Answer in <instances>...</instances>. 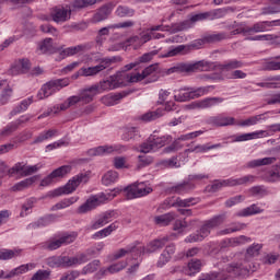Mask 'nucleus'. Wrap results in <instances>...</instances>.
Segmentation results:
<instances>
[{
    "instance_id": "obj_51",
    "label": "nucleus",
    "mask_w": 280,
    "mask_h": 280,
    "mask_svg": "<svg viewBox=\"0 0 280 280\" xmlns=\"http://www.w3.org/2000/svg\"><path fill=\"white\" fill-rule=\"evenodd\" d=\"M154 152L156 149L154 148V142L152 141V138L149 137L147 141L140 144V152L142 154H148L149 152Z\"/></svg>"
},
{
    "instance_id": "obj_45",
    "label": "nucleus",
    "mask_w": 280,
    "mask_h": 280,
    "mask_svg": "<svg viewBox=\"0 0 280 280\" xmlns=\"http://www.w3.org/2000/svg\"><path fill=\"white\" fill-rule=\"evenodd\" d=\"M126 97V94L118 93L116 95H107L102 98L103 104L105 106H115L119 100H124Z\"/></svg>"
},
{
    "instance_id": "obj_39",
    "label": "nucleus",
    "mask_w": 280,
    "mask_h": 280,
    "mask_svg": "<svg viewBox=\"0 0 280 280\" xmlns=\"http://www.w3.org/2000/svg\"><path fill=\"white\" fill-rule=\"evenodd\" d=\"M113 231H117V225L115 223L109 224L107 228L94 233L92 235L93 240H101L102 237H108L113 233Z\"/></svg>"
},
{
    "instance_id": "obj_59",
    "label": "nucleus",
    "mask_w": 280,
    "mask_h": 280,
    "mask_svg": "<svg viewBox=\"0 0 280 280\" xmlns=\"http://www.w3.org/2000/svg\"><path fill=\"white\" fill-rule=\"evenodd\" d=\"M161 117V114L159 113V110H153V112H148L145 114H143L140 119L142 121H154L156 119H159Z\"/></svg>"
},
{
    "instance_id": "obj_6",
    "label": "nucleus",
    "mask_w": 280,
    "mask_h": 280,
    "mask_svg": "<svg viewBox=\"0 0 280 280\" xmlns=\"http://www.w3.org/2000/svg\"><path fill=\"white\" fill-rule=\"evenodd\" d=\"M38 170H40L38 164L27 165L23 162H18L12 168L9 170V176H21L23 178L25 176H32V174H36Z\"/></svg>"
},
{
    "instance_id": "obj_26",
    "label": "nucleus",
    "mask_w": 280,
    "mask_h": 280,
    "mask_svg": "<svg viewBox=\"0 0 280 280\" xmlns=\"http://www.w3.org/2000/svg\"><path fill=\"white\" fill-rule=\"evenodd\" d=\"M202 270V260L198 258H192L188 262V272L189 277H194V275H198Z\"/></svg>"
},
{
    "instance_id": "obj_34",
    "label": "nucleus",
    "mask_w": 280,
    "mask_h": 280,
    "mask_svg": "<svg viewBox=\"0 0 280 280\" xmlns=\"http://www.w3.org/2000/svg\"><path fill=\"white\" fill-rule=\"evenodd\" d=\"M97 202H100V199L97 198L88 199L78 208V213H89V211H93V209L97 207Z\"/></svg>"
},
{
    "instance_id": "obj_54",
    "label": "nucleus",
    "mask_w": 280,
    "mask_h": 280,
    "mask_svg": "<svg viewBox=\"0 0 280 280\" xmlns=\"http://www.w3.org/2000/svg\"><path fill=\"white\" fill-rule=\"evenodd\" d=\"M49 277H51L50 270L39 269L32 276L31 280H48Z\"/></svg>"
},
{
    "instance_id": "obj_7",
    "label": "nucleus",
    "mask_w": 280,
    "mask_h": 280,
    "mask_svg": "<svg viewBox=\"0 0 280 280\" xmlns=\"http://www.w3.org/2000/svg\"><path fill=\"white\" fill-rule=\"evenodd\" d=\"M224 220H226L224 214L215 215L212 219L206 221L197 232H199V234L205 240V237H209V235H211V229H217V226L224 224Z\"/></svg>"
},
{
    "instance_id": "obj_15",
    "label": "nucleus",
    "mask_w": 280,
    "mask_h": 280,
    "mask_svg": "<svg viewBox=\"0 0 280 280\" xmlns=\"http://www.w3.org/2000/svg\"><path fill=\"white\" fill-rule=\"evenodd\" d=\"M32 65L30 63V59H21L20 65L13 66L10 70L11 75H19L21 73H27Z\"/></svg>"
},
{
    "instance_id": "obj_27",
    "label": "nucleus",
    "mask_w": 280,
    "mask_h": 280,
    "mask_svg": "<svg viewBox=\"0 0 280 280\" xmlns=\"http://www.w3.org/2000/svg\"><path fill=\"white\" fill-rule=\"evenodd\" d=\"M168 241V237L154 240L148 245L147 253H156V250H161V248H163Z\"/></svg>"
},
{
    "instance_id": "obj_49",
    "label": "nucleus",
    "mask_w": 280,
    "mask_h": 280,
    "mask_svg": "<svg viewBox=\"0 0 280 280\" xmlns=\"http://www.w3.org/2000/svg\"><path fill=\"white\" fill-rule=\"evenodd\" d=\"M75 240H78V233L72 232V233H63L60 237H59V242L61 244V246L68 245V244H73V242H75Z\"/></svg>"
},
{
    "instance_id": "obj_17",
    "label": "nucleus",
    "mask_w": 280,
    "mask_h": 280,
    "mask_svg": "<svg viewBox=\"0 0 280 280\" xmlns=\"http://www.w3.org/2000/svg\"><path fill=\"white\" fill-rule=\"evenodd\" d=\"M175 102H189L190 100H194L191 88H182L177 91V93L174 95Z\"/></svg>"
},
{
    "instance_id": "obj_33",
    "label": "nucleus",
    "mask_w": 280,
    "mask_h": 280,
    "mask_svg": "<svg viewBox=\"0 0 280 280\" xmlns=\"http://www.w3.org/2000/svg\"><path fill=\"white\" fill-rule=\"evenodd\" d=\"M118 178H119V173H117V171H108L102 177V183L103 185H105V187H108L117 183Z\"/></svg>"
},
{
    "instance_id": "obj_12",
    "label": "nucleus",
    "mask_w": 280,
    "mask_h": 280,
    "mask_svg": "<svg viewBox=\"0 0 280 280\" xmlns=\"http://www.w3.org/2000/svg\"><path fill=\"white\" fill-rule=\"evenodd\" d=\"M115 215V211L114 210H109L106 211L104 213H102L97 220H95L92 225L91 229L93 231H97V229H102V226H106V224H108V222H110L113 220V217Z\"/></svg>"
},
{
    "instance_id": "obj_40",
    "label": "nucleus",
    "mask_w": 280,
    "mask_h": 280,
    "mask_svg": "<svg viewBox=\"0 0 280 280\" xmlns=\"http://www.w3.org/2000/svg\"><path fill=\"white\" fill-rule=\"evenodd\" d=\"M226 38H229V35H226V33H217L203 36V40L208 44L221 43V40H226Z\"/></svg>"
},
{
    "instance_id": "obj_47",
    "label": "nucleus",
    "mask_w": 280,
    "mask_h": 280,
    "mask_svg": "<svg viewBox=\"0 0 280 280\" xmlns=\"http://www.w3.org/2000/svg\"><path fill=\"white\" fill-rule=\"evenodd\" d=\"M97 86L101 91H113L114 89H117V83H115V80L110 75L107 80L101 81Z\"/></svg>"
},
{
    "instance_id": "obj_16",
    "label": "nucleus",
    "mask_w": 280,
    "mask_h": 280,
    "mask_svg": "<svg viewBox=\"0 0 280 280\" xmlns=\"http://www.w3.org/2000/svg\"><path fill=\"white\" fill-rule=\"evenodd\" d=\"M100 91V86L98 85H93L88 90H84L81 95H79L81 102L83 104H91V102H93V97H95L96 93Z\"/></svg>"
},
{
    "instance_id": "obj_41",
    "label": "nucleus",
    "mask_w": 280,
    "mask_h": 280,
    "mask_svg": "<svg viewBox=\"0 0 280 280\" xmlns=\"http://www.w3.org/2000/svg\"><path fill=\"white\" fill-rule=\"evenodd\" d=\"M122 191H125L127 200H135V198H139V192H138L139 185L138 184L129 185V186L125 187L122 189Z\"/></svg>"
},
{
    "instance_id": "obj_29",
    "label": "nucleus",
    "mask_w": 280,
    "mask_h": 280,
    "mask_svg": "<svg viewBox=\"0 0 280 280\" xmlns=\"http://www.w3.org/2000/svg\"><path fill=\"white\" fill-rule=\"evenodd\" d=\"M25 121H30V118L25 119H18L15 122H12L11 125L7 126L2 131H1V137H10L12 132L16 131L18 128L21 126V124H25Z\"/></svg>"
},
{
    "instance_id": "obj_60",
    "label": "nucleus",
    "mask_w": 280,
    "mask_h": 280,
    "mask_svg": "<svg viewBox=\"0 0 280 280\" xmlns=\"http://www.w3.org/2000/svg\"><path fill=\"white\" fill-rule=\"evenodd\" d=\"M30 104H32V98L22 101L21 104L11 112V115L12 116L19 115V113H23V110H27V107L30 106Z\"/></svg>"
},
{
    "instance_id": "obj_35",
    "label": "nucleus",
    "mask_w": 280,
    "mask_h": 280,
    "mask_svg": "<svg viewBox=\"0 0 280 280\" xmlns=\"http://www.w3.org/2000/svg\"><path fill=\"white\" fill-rule=\"evenodd\" d=\"M115 62H121V57L102 58L100 65H97L96 67L100 73H102V71L108 69V67H110V65H115Z\"/></svg>"
},
{
    "instance_id": "obj_18",
    "label": "nucleus",
    "mask_w": 280,
    "mask_h": 280,
    "mask_svg": "<svg viewBox=\"0 0 280 280\" xmlns=\"http://www.w3.org/2000/svg\"><path fill=\"white\" fill-rule=\"evenodd\" d=\"M112 80H114L116 89H119L121 86H126V82H130V74L126 73V71H118L112 75Z\"/></svg>"
},
{
    "instance_id": "obj_1",
    "label": "nucleus",
    "mask_w": 280,
    "mask_h": 280,
    "mask_svg": "<svg viewBox=\"0 0 280 280\" xmlns=\"http://www.w3.org/2000/svg\"><path fill=\"white\" fill-rule=\"evenodd\" d=\"M244 67V62L237 59L230 60L225 63L218 62H209V61H197V62H179L170 68L166 73L171 75V73H180L182 75H191V73H196L197 71H233L235 69H242Z\"/></svg>"
},
{
    "instance_id": "obj_44",
    "label": "nucleus",
    "mask_w": 280,
    "mask_h": 280,
    "mask_svg": "<svg viewBox=\"0 0 280 280\" xmlns=\"http://www.w3.org/2000/svg\"><path fill=\"white\" fill-rule=\"evenodd\" d=\"M233 8L228 7V8H222V9H215L212 11H208L209 19L213 21V19H222L223 16H226L228 12H231Z\"/></svg>"
},
{
    "instance_id": "obj_52",
    "label": "nucleus",
    "mask_w": 280,
    "mask_h": 280,
    "mask_svg": "<svg viewBox=\"0 0 280 280\" xmlns=\"http://www.w3.org/2000/svg\"><path fill=\"white\" fill-rule=\"evenodd\" d=\"M73 202H75V198L63 199L62 201H59L58 203L52 206L50 211H59L60 209H67V207H71Z\"/></svg>"
},
{
    "instance_id": "obj_2",
    "label": "nucleus",
    "mask_w": 280,
    "mask_h": 280,
    "mask_svg": "<svg viewBox=\"0 0 280 280\" xmlns=\"http://www.w3.org/2000/svg\"><path fill=\"white\" fill-rule=\"evenodd\" d=\"M97 0H74L70 7L57 5L50 9V19L54 23H67L71 20V13L75 10H84L95 5Z\"/></svg>"
},
{
    "instance_id": "obj_20",
    "label": "nucleus",
    "mask_w": 280,
    "mask_h": 280,
    "mask_svg": "<svg viewBox=\"0 0 280 280\" xmlns=\"http://www.w3.org/2000/svg\"><path fill=\"white\" fill-rule=\"evenodd\" d=\"M89 49L88 45H77L72 47H68L60 51L61 58H67L69 56H75L77 54H80L82 51H86Z\"/></svg>"
},
{
    "instance_id": "obj_55",
    "label": "nucleus",
    "mask_w": 280,
    "mask_h": 280,
    "mask_svg": "<svg viewBox=\"0 0 280 280\" xmlns=\"http://www.w3.org/2000/svg\"><path fill=\"white\" fill-rule=\"evenodd\" d=\"M137 137V128L136 127H128L125 129V132L122 133V141H132Z\"/></svg>"
},
{
    "instance_id": "obj_58",
    "label": "nucleus",
    "mask_w": 280,
    "mask_h": 280,
    "mask_svg": "<svg viewBox=\"0 0 280 280\" xmlns=\"http://www.w3.org/2000/svg\"><path fill=\"white\" fill-rule=\"evenodd\" d=\"M265 114L256 115L253 117L247 118L246 120H243L238 126H255L258 121H261L264 119Z\"/></svg>"
},
{
    "instance_id": "obj_23",
    "label": "nucleus",
    "mask_w": 280,
    "mask_h": 280,
    "mask_svg": "<svg viewBox=\"0 0 280 280\" xmlns=\"http://www.w3.org/2000/svg\"><path fill=\"white\" fill-rule=\"evenodd\" d=\"M257 213H264V209L253 203L252 206L238 211L236 215L238 218H248V215H257Z\"/></svg>"
},
{
    "instance_id": "obj_62",
    "label": "nucleus",
    "mask_w": 280,
    "mask_h": 280,
    "mask_svg": "<svg viewBox=\"0 0 280 280\" xmlns=\"http://www.w3.org/2000/svg\"><path fill=\"white\" fill-rule=\"evenodd\" d=\"M100 268V260H93L82 269V275H89L95 272Z\"/></svg>"
},
{
    "instance_id": "obj_63",
    "label": "nucleus",
    "mask_w": 280,
    "mask_h": 280,
    "mask_svg": "<svg viewBox=\"0 0 280 280\" xmlns=\"http://www.w3.org/2000/svg\"><path fill=\"white\" fill-rule=\"evenodd\" d=\"M261 248H262L261 244H253L247 248L246 255L248 257H257L259 255V250H261Z\"/></svg>"
},
{
    "instance_id": "obj_11",
    "label": "nucleus",
    "mask_w": 280,
    "mask_h": 280,
    "mask_svg": "<svg viewBox=\"0 0 280 280\" xmlns=\"http://www.w3.org/2000/svg\"><path fill=\"white\" fill-rule=\"evenodd\" d=\"M113 12V5L112 4H104L102 5L96 12L94 13L92 18L93 23H102V21H106L108 16H110Z\"/></svg>"
},
{
    "instance_id": "obj_25",
    "label": "nucleus",
    "mask_w": 280,
    "mask_h": 280,
    "mask_svg": "<svg viewBox=\"0 0 280 280\" xmlns=\"http://www.w3.org/2000/svg\"><path fill=\"white\" fill-rule=\"evenodd\" d=\"M39 51L42 54H56L58 51V48L54 46V39L51 38H45L38 47Z\"/></svg>"
},
{
    "instance_id": "obj_30",
    "label": "nucleus",
    "mask_w": 280,
    "mask_h": 280,
    "mask_svg": "<svg viewBox=\"0 0 280 280\" xmlns=\"http://www.w3.org/2000/svg\"><path fill=\"white\" fill-rule=\"evenodd\" d=\"M191 27V22L189 20H185L179 23L171 24L168 30L170 34H178V32H185V30H189Z\"/></svg>"
},
{
    "instance_id": "obj_10",
    "label": "nucleus",
    "mask_w": 280,
    "mask_h": 280,
    "mask_svg": "<svg viewBox=\"0 0 280 280\" xmlns=\"http://www.w3.org/2000/svg\"><path fill=\"white\" fill-rule=\"evenodd\" d=\"M159 73H161V70H159V63H153L147 67L142 71V78H148L145 84H152V82H158L160 78Z\"/></svg>"
},
{
    "instance_id": "obj_46",
    "label": "nucleus",
    "mask_w": 280,
    "mask_h": 280,
    "mask_svg": "<svg viewBox=\"0 0 280 280\" xmlns=\"http://www.w3.org/2000/svg\"><path fill=\"white\" fill-rule=\"evenodd\" d=\"M277 161V158H264L258 160H253L249 162V167H261L262 165H272Z\"/></svg>"
},
{
    "instance_id": "obj_5",
    "label": "nucleus",
    "mask_w": 280,
    "mask_h": 280,
    "mask_svg": "<svg viewBox=\"0 0 280 280\" xmlns=\"http://www.w3.org/2000/svg\"><path fill=\"white\" fill-rule=\"evenodd\" d=\"M255 180V176L246 175L244 177L237 179H223V180H215L212 185L210 190L215 192L222 187H236V185H246V183H253Z\"/></svg>"
},
{
    "instance_id": "obj_3",
    "label": "nucleus",
    "mask_w": 280,
    "mask_h": 280,
    "mask_svg": "<svg viewBox=\"0 0 280 280\" xmlns=\"http://www.w3.org/2000/svg\"><path fill=\"white\" fill-rule=\"evenodd\" d=\"M86 180H89L88 175L84 173H81V174L72 177V179H70L65 186L52 190L50 192V197L58 198L59 196L73 194V191H75L78 189V187H80V183H86Z\"/></svg>"
},
{
    "instance_id": "obj_38",
    "label": "nucleus",
    "mask_w": 280,
    "mask_h": 280,
    "mask_svg": "<svg viewBox=\"0 0 280 280\" xmlns=\"http://www.w3.org/2000/svg\"><path fill=\"white\" fill-rule=\"evenodd\" d=\"M110 152H114L113 147L104 145V147H97L94 149H90L88 151V154L90 156H103V154H110Z\"/></svg>"
},
{
    "instance_id": "obj_24",
    "label": "nucleus",
    "mask_w": 280,
    "mask_h": 280,
    "mask_svg": "<svg viewBox=\"0 0 280 280\" xmlns=\"http://www.w3.org/2000/svg\"><path fill=\"white\" fill-rule=\"evenodd\" d=\"M271 5L264 7L261 9V14L264 16L270 14H279L280 13V0H268Z\"/></svg>"
},
{
    "instance_id": "obj_13",
    "label": "nucleus",
    "mask_w": 280,
    "mask_h": 280,
    "mask_svg": "<svg viewBox=\"0 0 280 280\" xmlns=\"http://www.w3.org/2000/svg\"><path fill=\"white\" fill-rule=\"evenodd\" d=\"M192 189H196V185L189 182H183L168 188V191L170 194H178L179 196H183V194H189V191H192Z\"/></svg>"
},
{
    "instance_id": "obj_61",
    "label": "nucleus",
    "mask_w": 280,
    "mask_h": 280,
    "mask_svg": "<svg viewBox=\"0 0 280 280\" xmlns=\"http://www.w3.org/2000/svg\"><path fill=\"white\" fill-rule=\"evenodd\" d=\"M269 183H277L280 180V166L276 165L270 172L268 176Z\"/></svg>"
},
{
    "instance_id": "obj_14",
    "label": "nucleus",
    "mask_w": 280,
    "mask_h": 280,
    "mask_svg": "<svg viewBox=\"0 0 280 280\" xmlns=\"http://www.w3.org/2000/svg\"><path fill=\"white\" fill-rule=\"evenodd\" d=\"M208 124L210 126H233L235 124V118L233 117H224V116H212L208 119Z\"/></svg>"
},
{
    "instance_id": "obj_36",
    "label": "nucleus",
    "mask_w": 280,
    "mask_h": 280,
    "mask_svg": "<svg viewBox=\"0 0 280 280\" xmlns=\"http://www.w3.org/2000/svg\"><path fill=\"white\" fill-rule=\"evenodd\" d=\"M224 98L222 97H207L199 101V108H211L215 106V104H222Z\"/></svg>"
},
{
    "instance_id": "obj_19",
    "label": "nucleus",
    "mask_w": 280,
    "mask_h": 280,
    "mask_svg": "<svg viewBox=\"0 0 280 280\" xmlns=\"http://www.w3.org/2000/svg\"><path fill=\"white\" fill-rule=\"evenodd\" d=\"M200 202V199L198 198H187V199H182L180 197H177L176 200L171 203V207H179V208H187V207H194V205H198Z\"/></svg>"
},
{
    "instance_id": "obj_57",
    "label": "nucleus",
    "mask_w": 280,
    "mask_h": 280,
    "mask_svg": "<svg viewBox=\"0 0 280 280\" xmlns=\"http://www.w3.org/2000/svg\"><path fill=\"white\" fill-rule=\"evenodd\" d=\"M266 27H268V25L266 24V21L258 22L254 24L252 27H247V32L248 34L250 33L258 34L259 32H266Z\"/></svg>"
},
{
    "instance_id": "obj_9",
    "label": "nucleus",
    "mask_w": 280,
    "mask_h": 280,
    "mask_svg": "<svg viewBox=\"0 0 280 280\" xmlns=\"http://www.w3.org/2000/svg\"><path fill=\"white\" fill-rule=\"evenodd\" d=\"M45 262L49 268H70L69 256H50L46 258Z\"/></svg>"
},
{
    "instance_id": "obj_32",
    "label": "nucleus",
    "mask_w": 280,
    "mask_h": 280,
    "mask_svg": "<svg viewBox=\"0 0 280 280\" xmlns=\"http://www.w3.org/2000/svg\"><path fill=\"white\" fill-rule=\"evenodd\" d=\"M30 268H34V265L32 264H26V265H21L20 267L11 270L8 275H5V279H12L14 277H19V275H25V272L30 271Z\"/></svg>"
},
{
    "instance_id": "obj_53",
    "label": "nucleus",
    "mask_w": 280,
    "mask_h": 280,
    "mask_svg": "<svg viewBox=\"0 0 280 280\" xmlns=\"http://www.w3.org/2000/svg\"><path fill=\"white\" fill-rule=\"evenodd\" d=\"M86 261H89V256L86 254H81L77 257H69L68 264L69 267H71L78 264H86Z\"/></svg>"
},
{
    "instance_id": "obj_28",
    "label": "nucleus",
    "mask_w": 280,
    "mask_h": 280,
    "mask_svg": "<svg viewBox=\"0 0 280 280\" xmlns=\"http://www.w3.org/2000/svg\"><path fill=\"white\" fill-rule=\"evenodd\" d=\"M151 141H153L155 150H161V148H165L172 141V136L166 135L158 138L156 136H151Z\"/></svg>"
},
{
    "instance_id": "obj_42",
    "label": "nucleus",
    "mask_w": 280,
    "mask_h": 280,
    "mask_svg": "<svg viewBox=\"0 0 280 280\" xmlns=\"http://www.w3.org/2000/svg\"><path fill=\"white\" fill-rule=\"evenodd\" d=\"M116 15H118L120 19L135 16V9L127 5H118L116 9Z\"/></svg>"
},
{
    "instance_id": "obj_31",
    "label": "nucleus",
    "mask_w": 280,
    "mask_h": 280,
    "mask_svg": "<svg viewBox=\"0 0 280 280\" xmlns=\"http://www.w3.org/2000/svg\"><path fill=\"white\" fill-rule=\"evenodd\" d=\"M215 89V85H207L201 88H191L192 100H198V97H202L208 95L211 91Z\"/></svg>"
},
{
    "instance_id": "obj_50",
    "label": "nucleus",
    "mask_w": 280,
    "mask_h": 280,
    "mask_svg": "<svg viewBox=\"0 0 280 280\" xmlns=\"http://www.w3.org/2000/svg\"><path fill=\"white\" fill-rule=\"evenodd\" d=\"M100 73V69L97 66L88 67V68H81L79 70V75H82L83 78H91L93 75H97Z\"/></svg>"
},
{
    "instance_id": "obj_21",
    "label": "nucleus",
    "mask_w": 280,
    "mask_h": 280,
    "mask_svg": "<svg viewBox=\"0 0 280 280\" xmlns=\"http://www.w3.org/2000/svg\"><path fill=\"white\" fill-rule=\"evenodd\" d=\"M174 220H176V213L174 212H168L154 218L155 224H159L160 226H170V223L174 222Z\"/></svg>"
},
{
    "instance_id": "obj_64",
    "label": "nucleus",
    "mask_w": 280,
    "mask_h": 280,
    "mask_svg": "<svg viewBox=\"0 0 280 280\" xmlns=\"http://www.w3.org/2000/svg\"><path fill=\"white\" fill-rule=\"evenodd\" d=\"M262 71H280V61H268L262 66Z\"/></svg>"
},
{
    "instance_id": "obj_4",
    "label": "nucleus",
    "mask_w": 280,
    "mask_h": 280,
    "mask_svg": "<svg viewBox=\"0 0 280 280\" xmlns=\"http://www.w3.org/2000/svg\"><path fill=\"white\" fill-rule=\"evenodd\" d=\"M65 86H69V79H57L51 80L43 85L42 90L38 92V100H45V97H49L56 93V91H60V89H65Z\"/></svg>"
},
{
    "instance_id": "obj_22",
    "label": "nucleus",
    "mask_w": 280,
    "mask_h": 280,
    "mask_svg": "<svg viewBox=\"0 0 280 280\" xmlns=\"http://www.w3.org/2000/svg\"><path fill=\"white\" fill-rule=\"evenodd\" d=\"M38 180V175L28 177L26 179L21 180L20 183H16L12 187V191H23V189H27L34 185V182Z\"/></svg>"
},
{
    "instance_id": "obj_8",
    "label": "nucleus",
    "mask_w": 280,
    "mask_h": 280,
    "mask_svg": "<svg viewBox=\"0 0 280 280\" xmlns=\"http://www.w3.org/2000/svg\"><path fill=\"white\" fill-rule=\"evenodd\" d=\"M70 172V165H63L54 170L48 176L42 179L40 187H48V185H51V183H54V178H65V176H67V174H69Z\"/></svg>"
},
{
    "instance_id": "obj_56",
    "label": "nucleus",
    "mask_w": 280,
    "mask_h": 280,
    "mask_svg": "<svg viewBox=\"0 0 280 280\" xmlns=\"http://www.w3.org/2000/svg\"><path fill=\"white\" fill-rule=\"evenodd\" d=\"M159 54V50H152L150 52L143 54L141 57L136 59V62H138V66L141 63L150 62L154 56Z\"/></svg>"
},
{
    "instance_id": "obj_37",
    "label": "nucleus",
    "mask_w": 280,
    "mask_h": 280,
    "mask_svg": "<svg viewBox=\"0 0 280 280\" xmlns=\"http://www.w3.org/2000/svg\"><path fill=\"white\" fill-rule=\"evenodd\" d=\"M110 30H115V27H110V25H108L98 30L97 35L95 37L96 45H100V47L104 45V40H106V37L104 36H109Z\"/></svg>"
},
{
    "instance_id": "obj_48",
    "label": "nucleus",
    "mask_w": 280,
    "mask_h": 280,
    "mask_svg": "<svg viewBox=\"0 0 280 280\" xmlns=\"http://www.w3.org/2000/svg\"><path fill=\"white\" fill-rule=\"evenodd\" d=\"M61 246L62 245L59 238L58 240L50 238L42 244V248L44 250H58V248H60Z\"/></svg>"
},
{
    "instance_id": "obj_43",
    "label": "nucleus",
    "mask_w": 280,
    "mask_h": 280,
    "mask_svg": "<svg viewBox=\"0 0 280 280\" xmlns=\"http://www.w3.org/2000/svg\"><path fill=\"white\" fill-rule=\"evenodd\" d=\"M180 54H188L186 45H179L171 48L162 58H174V56H180Z\"/></svg>"
}]
</instances>
